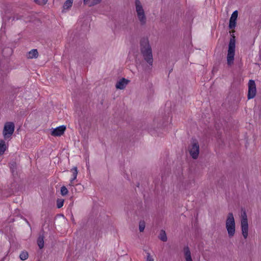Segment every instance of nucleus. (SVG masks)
Listing matches in <instances>:
<instances>
[{
  "instance_id": "nucleus-10",
  "label": "nucleus",
  "mask_w": 261,
  "mask_h": 261,
  "mask_svg": "<svg viewBox=\"0 0 261 261\" xmlns=\"http://www.w3.org/2000/svg\"><path fill=\"white\" fill-rule=\"evenodd\" d=\"M66 129L64 125H61L53 129L51 132V135L53 136H60L63 135Z\"/></svg>"
},
{
  "instance_id": "nucleus-16",
  "label": "nucleus",
  "mask_w": 261,
  "mask_h": 261,
  "mask_svg": "<svg viewBox=\"0 0 261 261\" xmlns=\"http://www.w3.org/2000/svg\"><path fill=\"white\" fill-rule=\"evenodd\" d=\"M73 0H67L64 4L63 8V10H69L73 4Z\"/></svg>"
},
{
  "instance_id": "nucleus-22",
  "label": "nucleus",
  "mask_w": 261,
  "mask_h": 261,
  "mask_svg": "<svg viewBox=\"0 0 261 261\" xmlns=\"http://www.w3.org/2000/svg\"><path fill=\"white\" fill-rule=\"evenodd\" d=\"M145 227V223L144 221H141L139 223V230L140 232L144 231Z\"/></svg>"
},
{
  "instance_id": "nucleus-13",
  "label": "nucleus",
  "mask_w": 261,
  "mask_h": 261,
  "mask_svg": "<svg viewBox=\"0 0 261 261\" xmlns=\"http://www.w3.org/2000/svg\"><path fill=\"white\" fill-rule=\"evenodd\" d=\"M184 252L186 261H192L191 255V252L190 251L189 248L188 246L185 247L184 248Z\"/></svg>"
},
{
  "instance_id": "nucleus-1",
  "label": "nucleus",
  "mask_w": 261,
  "mask_h": 261,
  "mask_svg": "<svg viewBox=\"0 0 261 261\" xmlns=\"http://www.w3.org/2000/svg\"><path fill=\"white\" fill-rule=\"evenodd\" d=\"M140 50L144 61L151 67L153 65V59L152 51L149 40L147 38H143L140 42Z\"/></svg>"
},
{
  "instance_id": "nucleus-24",
  "label": "nucleus",
  "mask_w": 261,
  "mask_h": 261,
  "mask_svg": "<svg viewBox=\"0 0 261 261\" xmlns=\"http://www.w3.org/2000/svg\"><path fill=\"white\" fill-rule=\"evenodd\" d=\"M34 1L39 5H44L47 3V0H34Z\"/></svg>"
},
{
  "instance_id": "nucleus-5",
  "label": "nucleus",
  "mask_w": 261,
  "mask_h": 261,
  "mask_svg": "<svg viewBox=\"0 0 261 261\" xmlns=\"http://www.w3.org/2000/svg\"><path fill=\"white\" fill-rule=\"evenodd\" d=\"M241 228L244 238L247 239L248 235V223L245 211H242L241 212Z\"/></svg>"
},
{
  "instance_id": "nucleus-11",
  "label": "nucleus",
  "mask_w": 261,
  "mask_h": 261,
  "mask_svg": "<svg viewBox=\"0 0 261 261\" xmlns=\"http://www.w3.org/2000/svg\"><path fill=\"white\" fill-rule=\"evenodd\" d=\"M129 81L125 79L122 78L118 81L116 84V88L117 89L122 90L124 89L126 85L128 84Z\"/></svg>"
},
{
  "instance_id": "nucleus-19",
  "label": "nucleus",
  "mask_w": 261,
  "mask_h": 261,
  "mask_svg": "<svg viewBox=\"0 0 261 261\" xmlns=\"http://www.w3.org/2000/svg\"><path fill=\"white\" fill-rule=\"evenodd\" d=\"M28 253L26 251H22L19 255V257L22 260H26L28 258Z\"/></svg>"
},
{
  "instance_id": "nucleus-14",
  "label": "nucleus",
  "mask_w": 261,
  "mask_h": 261,
  "mask_svg": "<svg viewBox=\"0 0 261 261\" xmlns=\"http://www.w3.org/2000/svg\"><path fill=\"white\" fill-rule=\"evenodd\" d=\"M38 56V53L36 49H33L30 50L28 55L27 58L28 59H34L37 58Z\"/></svg>"
},
{
  "instance_id": "nucleus-26",
  "label": "nucleus",
  "mask_w": 261,
  "mask_h": 261,
  "mask_svg": "<svg viewBox=\"0 0 261 261\" xmlns=\"http://www.w3.org/2000/svg\"><path fill=\"white\" fill-rule=\"evenodd\" d=\"M89 0H84V2L85 4L87 3Z\"/></svg>"
},
{
  "instance_id": "nucleus-4",
  "label": "nucleus",
  "mask_w": 261,
  "mask_h": 261,
  "mask_svg": "<svg viewBox=\"0 0 261 261\" xmlns=\"http://www.w3.org/2000/svg\"><path fill=\"white\" fill-rule=\"evenodd\" d=\"M15 125L12 122H7L5 123L3 130V135L5 140H10L14 132Z\"/></svg>"
},
{
  "instance_id": "nucleus-15",
  "label": "nucleus",
  "mask_w": 261,
  "mask_h": 261,
  "mask_svg": "<svg viewBox=\"0 0 261 261\" xmlns=\"http://www.w3.org/2000/svg\"><path fill=\"white\" fill-rule=\"evenodd\" d=\"M8 147L5 140L0 139V155L3 154Z\"/></svg>"
},
{
  "instance_id": "nucleus-25",
  "label": "nucleus",
  "mask_w": 261,
  "mask_h": 261,
  "mask_svg": "<svg viewBox=\"0 0 261 261\" xmlns=\"http://www.w3.org/2000/svg\"><path fill=\"white\" fill-rule=\"evenodd\" d=\"M101 0H94V4H96L100 2Z\"/></svg>"
},
{
  "instance_id": "nucleus-12",
  "label": "nucleus",
  "mask_w": 261,
  "mask_h": 261,
  "mask_svg": "<svg viewBox=\"0 0 261 261\" xmlns=\"http://www.w3.org/2000/svg\"><path fill=\"white\" fill-rule=\"evenodd\" d=\"M71 171L72 173V177L70 180V183L69 185L70 186H73L74 184V181L76 179L77 175L78 173L77 168L76 167H73L71 169Z\"/></svg>"
},
{
  "instance_id": "nucleus-7",
  "label": "nucleus",
  "mask_w": 261,
  "mask_h": 261,
  "mask_svg": "<svg viewBox=\"0 0 261 261\" xmlns=\"http://www.w3.org/2000/svg\"><path fill=\"white\" fill-rule=\"evenodd\" d=\"M189 149L190 154L192 158L194 159H197L199 153V146L198 142L196 141H193Z\"/></svg>"
},
{
  "instance_id": "nucleus-20",
  "label": "nucleus",
  "mask_w": 261,
  "mask_h": 261,
  "mask_svg": "<svg viewBox=\"0 0 261 261\" xmlns=\"http://www.w3.org/2000/svg\"><path fill=\"white\" fill-rule=\"evenodd\" d=\"M64 200L63 199H58L57 200V206L58 208L62 207L63 206Z\"/></svg>"
},
{
  "instance_id": "nucleus-6",
  "label": "nucleus",
  "mask_w": 261,
  "mask_h": 261,
  "mask_svg": "<svg viewBox=\"0 0 261 261\" xmlns=\"http://www.w3.org/2000/svg\"><path fill=\"white\" fill-rule=\"evenodd\" d=\"M235 47V40L234 38H231L229 41L227 56V63L229 66L233 63Z\"/></svg>"
},
{
  "instance_id": "nucleus-17",
  "label": "nucleus",
  "mask_w": 261,
  "mask_h": 261,
  "mask_svg": "<svg viewBox=\"0 0 261 261\" xmlns=\"http://www.w3.org/2000/svg\"><path fill=\"white\" fill-rule=\"evenodd\" d=\"M37 243L39 247L42 249L44 247V239L43 236H40L37 240Z\"/></svg>"
},
{
  "instance_id": "nucleus-23",
  "label": "nucleus",
  "mask_w": 261,
  "mask_h": 261,
  "mask_svg": "<svg viewBox=\"0 0 261 261\" xmlns=\"http://www.w3.org/2000/svg\"><path fill=\"white\" fill-rule=\"evenodd\" d=\"M146 261H154L153 257L149 252H147Z\"/></svg>"
},
{
  "instance_id": "nucleus-21",
  "label": "nucleus",
  "mask_w": 261,
  "mask_h": 261,
  "mask_svg": "<svg viewBox=\"0 0 261 261\" xmlns=\"http://www.w3.org/2000/svg\"><path fill=\"white\" fill-rule=\"evenodd\" d=\"M68 191L67 189L65 186H63L61 187V193L62 195L65 196V195H67L68 194Z\"/></svg>"
},
{
  "instance_id": "nucleus-9",
  "label": "nucleus",
  "mask_w": 261,
  "mask_h": 261,
  "mask_svg": "<svg viewBox=\"0 0 261 261\" xmlns=\"http://www.w3.org/2000/svg\"><path fill=\"white\" fill-rule=\"evenodd\" d=\"M238 18V11L233 12L229 19V28L230 29H233L236 27V21Z\"/></svg>"
},
{
  "instance_id": "nucleus-3",
  "label": "nucleus",
  "mask_w": 261,
  "mask_h": 261,
  "mask_svg": "<svg viewBox=\"0 0 261 261\" xmlns=\"http://www.w3.org/2000/svg\"><path fill=\"white\" fill-rule=\"evenodd\" d=\"M136 11L137 17L142 25L146 22V17L142 5L139 0H135Z\"/></svg>"
},
{
  "instance_id": "nucleus-8",
  "label": "nucleus",
  "mask_w": 261,
  "mask_h": 261,
  "mask_svg": "<svg viewBox=\"0 0 261 261\" xmlns=\"http://www.w3.org/2000/svg\"><path fill=\"white\" fill-rule=\"evenodd\" d=\"M256 93V85L254 81L250 80L248 83V99H250L253 98Z\"/></svg>"
},
{
  "instance_id": "nucleus-18",
  "label": "nucleus",
  "mask_w": 261,
  "mask_h": 261,
  "mask_svg": "<svg viewBox=\"0 0 261 261\" xmlns=\"http://www.w3.org/2000/svg\"><path fill=\"white\" fill-rule=\"evenodd\" d=\"M160 239L163 242H166L167 240V237L166 236V234L165 231L164 230H162L160 234Z\"/></svg>"
},
{
  "instance_id": "nucleus-2",
  "label": "nucleus",
  "mask_w": 261,
  "mask_h": 261,
  "mask_svg": "<svg viewBox=\"0 0 261 261\" xmlns=\"http://www.w3.org/2000/svg\"><path fill=\"white\" fill-rule=\"evenodd\" d=\"M225 227L227 230L228 237L229 238L233 237L236 232V223L234 216L232 213H229L227 216Z\"/></svg>"
}]
</instances>
